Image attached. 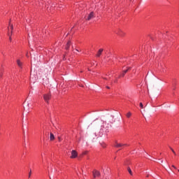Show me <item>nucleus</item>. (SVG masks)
Segmentation results:
<instances>
[{"label": "nucleus", "instance_id": "nucleus-29", "mask_svg": "<svg viewBox=\"0 0 179 179\" xmlns=\"http://www.w3.org/2000/svg\"><path fill=\"white\" fill-rule=\"evenodd\" d=\"M178 171H179V170H178Z\"/></svg>", "mask_w": 179, "mask_h": 179}, {"label": "nucleus", "instance_id": "nucleus-23", "mask_svg": "<svg viewBox=\"0 0 179 179\" xmlns=\"http://www.w3.org/2000/svg\"><path fill=\"white\" fill-rule=\"evenodd\" d=\"M106 89H110V87L109 86H106Z\"/></svg>", "mask_w": 179, "mask_h": 179}, {"label": "nucleus", "instance_id": "nucleus-12", "mask_svg": "<svg viewBox=\"0 0 179 179\" xmlns=\"http://www.w3.org/2000/svg\"><path fill=\"white\" fill-rule=\"evenodd\" d=\"M8 31H10V33H12V30H13V25H10V24H9V27H8Z\"/></svg>", "mask_w": 179, "mask_h": 179}, {"label": "nucleus", "instance_id": "nucleus-26", "mask_svg": "<svg viewBox=\"0 0 179 179\" xmlns=\"http://www.w3.org/2000/svg\"><path fill=\"white\" fill-rule=\"evenodd\" d=\"M28 107H30V104L29 103H28Z\"/></svg>", "mask_w": 179, "mask_h": 179}, {"label": "nucleus", "instance_id": "nucleus-19", "mask_svg": "<svg viewBox=\"0 0 179 179\" xmlns=\"http://www.w3.org/2000/svg\"><path fill=\"white\" fill-rule=\"evenodd\" d=\"M3 72L0 71V78H2Z\"/></svg>", "mask_w": 179, "mask_h": 179}, {"label": "nucleus", "instance_id": "nucleus-2", "mask_svg": "<svg viewBox=\"0 0 179 179\" xmlns=\"http://www.w3.org/2000/svg\"><path fill=\"white\" fill-rule=\"evenodd\" d=\"M71 47V41H69L67 42L66 46H65V50H66V52H65V54L64 55V61H65V57H67V55H69V48Z\"/></svg>", "mask_w": 179, "mask_h": 179}, {"label": "nucleus", "instance_id": "nucleus-25", "mask_svg": "<svg viewBox=\"0 0 179 179\" xmlns=\"http://www.w3.org/2000/svg\"><path fill=\"white\" fill-rule=\"evenodd\" d=\"M103 79H105L106 80H107V78H103Z\"/></svg>", "mask_w": 179, "mask_h": 179}, {"label": "nucleus", "instance_id": "nucleus-10", "mask_svg": "<svg viewBox=\"0 0 179 179\" xmlns=\"http://www.w3.org/2000/svg\"><path fill=\"white\" fill-rule=\"evenodd\" d=\"M17 65H18L19 68H22L23 64L20 62V59H17Z\"/></svg>", "mask_w": 179, "mask_h": 179}, {"label": "nucleus", "instance_id": "nucleus-28", "mask_svg": "<svg viewBox=\"0 0 179 179\" xmlns=\"http://www.w3.org/2000/svg\"><path fill=\"white\" fill-rule=\"evenodd\" d=\"M173 90H176V88H173Z\"/></svg>", "mask_w": 179, "mask_h": 179}, {"label": "nucleus", "instance_id": "nucleus-4", "mask_svg": "<svg viewBox=\"0 0 179 179\" xmlns=\"http://www.w3.org/2000/svg\"><path fill=\"white\" fill-rule=\"evenodd\" d=\"M114 146L115 148H124L125 146H128V145L125 143H115Z\"/></svg>", "mask_w": 179, "mask_h": 179}, {"label": "nucleus", "instance_id": "nucleus-16", "mask_svg": "<svg viewBox=\"0 0 179 179\" xmlns=\"http://www.w3.org/2000/svg\"><path fill=\"white\" fill-rule=\"evenodd\" d=\"M101 145L102 146V148H106V145L104 143H101Z\"/></svg>", "mask_w": 179, "mask_h": 179}, {"label": "nucleus", "instance_id": "nucleus-22", "mask_svg": "<svg viewBox=\"0 0 179 179\" xmlns=\"http://www.w3.org/2000/svg\"><path fill=\"white\" fill-rule=\"evenodd\" d=\"M9 40H10V41H12V37L10 36Z\"/></svg>", "mask_w": 179, "mask_h": 179}, {"label": "nucleus", "instance_id": "nucleus-11", "mask_svg": "<svg viewBox=\"0 0 179 179\" xmlns=\"http://www.w3.org/2000/svg\"><path fill=\"white\" fill-rule=\"evenodd\" d=\"M103 49H99L97 54H96V57H100V55H101V52H103Z\"/></svg>", "mask_w": 179, "mask_h": 179}, {"label": "nucleus", "instance_id": "nucleus-24", "mask_svg": "<svg viewBox=\"0 0 179 179\" xmlns=\"http://www.w3.org/2000/svg\"><path fill=\"white\" fill-rule=\"evenodd\" d=\"M76 51H77L78 52H79V50H78V49H76Z\"/></svg>", "mask_w": 179, "mask_h": 179}, {"label": "nucleus", "instance_id": "nucleus-8", "mask_svg": "<svg viewBox=\"0 0 179 179\" xmlns=\"http://www.w3.org/2000/svg\"><path fill=\"white\" fill-rule=\"evenodd\" d=\"M117 34L118 36H120V37H123V36H125V33H124V31L120 29L117 31Z\"/></svg>", "mask_w": 179, "mask_h": 179}, {"label": "nucleus", "instance_id": "nucleus-6", "mask_svg": "<svg viewBox=\"0 0 179 179\" xmlns=\"http://www.w3.org/2000/svg\"><path fill=\"white\" fill-rule=\"evenodd\" d=\"M94 178H96V177H100V171L97 170H94L92 172Z\"/></svg>", "mask_w": 179, "mask_h": 179}, {"label": "nucleus", "instance_id": "nucleus-14", "mask_svg": "<svg viewBox=\"0 0 179 179\" xmlns=\"http://www.w3.org/2000/svg\"><path fill=\"white\" fill-rule=\"evenodd\" d=\"M127 171H129L130 176H133L132 170H131V168H130V167H128V168H127Z\"/></svg>", "mask_w": 179, "mask_h": 179}, {"label": "nucleus", "instance_id": "nucleus-15", "mask_svg": "<svg viewBox=\"0 0 179 179\" xmlns=\"http://www.w3.org/2000/svg\"><path fill=\"white\" fill-rule=\"evenodd\" d=\"M131 115H132V113L131 112L127 113V115H126L127 118H131Z\"/></svg>", "mask_w": 179, "mask_h": 179}, {"label": "nucleus", "instance_id": "nucleus-21", "mask_svg": "<svg viewBox=\"0 0 179 179\" xmlns=\"http://www.w3.org/2000/svg\"><path fill=\"white\" fill-rule=\"evenodd\" d=\"M172 167H173V169H177L174 165H172Z\"/></svg>", "mask_w": 179, "mask_h": 179}, {"label": "nucleus", "instance_id": "nucleus-1", "mask_svg": "<svg viewBox=\"0 0 179 179\" xmlns=\"http://www.w3.org/2000/svg\"><path fill=\"white\" fill-rule=\"evenodd\" d=\"M101 122H102V125L101 126L99 134L101 135H103V134H108L110 131V124L103 121H101Z\"/></svg>", "mask_w": 179, "mask_h": 179}, {"label": "nucleus", "instance_id": "nucleus-18", "mask_svg": "<svg viewBox=\"0 0 179 179\" xmlns=\"http://www.w3.org/2000/svg\"><path fill=\"white\" fill-rule=\"evenodd\" d=\"M140 107H141V108H143V103H140Z\"/></svg>", "mask_w": 179, "mask_h": 179}, {"label": "nucleus", "instance_id": "nucleus-17", "mask_svg": "<svg viewBox=\"0 0 179 179\" xmlns=\"http://www.w3.org/2000/svg\"><path fill=\"white\" fill-rule=\"evenodd\" d=\"M170 149L173 152V153L176 155V152L174 151V150L171 148H170Z\"/></svg>", "mask_w": 179, "mask_h": 179}, {"label": "nucleus", "instance_id": "nucleus-13", "mask_svg": "<svg viewBox=\"0 0 179 179\" xmlns=\"http://www.w3.org/2000/svg\"><path fill=\"white\" fill-rule=\"evenodd\" d=\"M50 141H54V139H55V137L52 133H50Z\"/></svg>", "mask_w": 179, "mask_h": 179}, {"label": "nucleus", "instance_id": "nucleus-9", "mask_svg": "<svg viewBox=\"0 0 179 179\" xmlns=\"http://www.w3.org/2000/svg\"><path fill=\"white\" fill-rule=\"evenodd\" d=\"M129 69H131V67H129L127 69L124 70L122 73L120 75V76H122V77L125 76V73H127V72H128Z\"/></svg>", "mask_w": 179, "mask_h": 179}, {"label": "nucleus", "instance_id": "nucleus-20", "mask_svg": "<svg viewBox=\"0 0 179 179\" xmlns=\"http://www.w3.org/2000/svg\"><path fill=\"white\" fill-rule=\"evenodd\" d=\"M31 176V171H30L29 172V178H30Z\"/></svg>", "mask_w": 179, "mask_h": 179}, {"label": "nucleus", "instance_id": "nucleus-3", "mask_svg": "<svg viewBox=\"0 0 179 179\" xmlns=\"http://www.w3.org/2000/svg\"><path fill=\"white\" fill-rule=\"evenodd\" d=\"M43 99H44L45 101L48 103V101H50L51 99V94H45L43 95Z\"/></svg>", "mask_w": 179, "mask_h": 179}, {"label": "nucleus", "instance_id": "nucleus-27", "mask_svg": "<svg viewBox=\"0 0 179 179\" xmlns=\"http://www.w3.org/2000/svg\"><path fill=\"white\" fill-rule=\"evenodd\" d=\"M114 159H117V157H115V158H114Z\"/></svg>", "mask_w": 179, "mask_h": 179}, {"label": "nucleus", "instance_id": "nucleus-7", "mask_svg": "<svg viewBox=\"0 0 179 179\" xmlns=\"http://www.w3.org/2000/svg\"><path fill=\"white\" fill-rule=\"evenodd\" d=\"M94 17V13L91 12V13L89 14V15H88V17H87V20H90L93 19Z\"/></svg>", "mask_w": 179, "mask_h": 179}, {"label": "nucleus", "instance_id": "nucleus-5", "mask_svg": "<svg viewBox=\"0 0 179 179\" xmlns=\"http://www.w3.org/2000/svg\"><path fill=\"white\" fill-rule=\"evenodd\" d=\"M76 157H78V152H76L75 150H73L71 151V159H76Z\"/></svg>", "mask_w": 179, "mask_h": 179}]
</instances>
